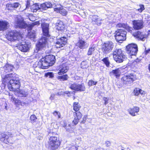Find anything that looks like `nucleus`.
Returning <instances> with one entry per match:
<instances>
[{"instance_id": "obj_17", "label": "nucleus", "mask_w": 150, "mask_h": 150, "mask_svg": "<svg viewBox=\"0 0 150 150\" xmlns=\"http://www.w3.org/2000/svg\"><path fill=\"white\" fill-rule=\"evenodd\" d=\"M133 28L136 30H139L143 27V23L141 20H134L132 21Z\"/></svg>"}, {"instance_id": "obj_12", "label": "nucleus", "mask_w": 150, "mask_h": 150, "mask_svg": "<svg viewBox=\"0 0 150 150\" xmlns=\"http://www.w3.org/2000/svg\"><path fill=\"white\" fill-rule=\"evenodd\" d=\"M36 64H37V67L43 69H47L49 66H50V64L46 61L45 58H42L38 62H36Z\"/></svg>"}, {"instance_id": "obj_7", "label": "nucleus", "mask_w": 150, "mask_h": 150, "mask_svg": "<svg viewBox=\"0 0 150 150\" xmlns=\"http://www.w3.org/2000/svg\"><path fill=\"white\" fill-rule=\"evenodd\" d=\"M127 53L130 56L135 55L138 51V47L137 44L132 43L126 47Z\"/></svg>"}, {"instance_id": "obj_64", "label": "nucleus", "mask_w": 150, "mask_h": 150, "mask_svg": "<svg viewBox=\"0 0 150 150\" xmlns=\"http://www.w3.org/2000/svg\"><path fill=\"white\" fill-rule=\"evenodd\" d=\"M75 98V97H74V99Z\"/></svg>"}, {"instance_id": "obj_2", "label": "nucleus", "mask_w": 150, "mask_h": 150, "mask_svg": "<svg viewBox=\"0 0 150 150\" xmlns=\"http://www.w3.org/2000/svg\"><path fill=\"white\" fill-rule=\"evenodd\" d=\"M39 21H37L30 24L28 26L24 21V19L20 16L18 17L15 22V26L16 28L25 29L28 27L29 30H31L34 26L40 25Z\"/></svg>"}, {"instance_id": "obj_61", "label": "nucleus", "mask_w": 150, "mask_h": 150, "mask_svg": "<svg viewBox=\"0 0 150 150\" xmlns=\"http://www.w3.org/2000/svg\"><path fill=\"white\" fill-rule=\"evenodd\" d=\"M87 117V116L86 115H85L83 118V120H85L86 119Z\"/></svg>"}, {"instance_id": "obj_31", "label": "nucleus", "mask_w": 150, "mask_h": 150, "mask_svg": "<svg viewBox=\"0 0 150 150\" xmlns=\"http://www.w3.org/2000/svg\"><path fill=\"white\" fill-rule=\"evenodd\" d=\"M71 92H69L68 91H61V92H59L57 93V95L59 96L61 95H64L65 94L67 95V96L70 97L71 96Z\"/></svg>"}, {"instance_id": "obj_32", "label": "nucleus", "mask_w": 150, "mask_h": 150, "mask_svg": "<svg viewBox=\"0 0 150 150\" xmlns=\"http://www.w3.org/2000/svg\"><path fill=\"white\" fill-rule=\"evenodd\" d=\"M3 82L5 83H7L8 85V83H9V74H7L6 75L5 77L3 79ZM8 88H9V87L8 85Z\"/></svg>"}, {"instance_id": "obj_10", "label": "nucleus", "mask_w": 150, "mask_h": 150, "mask_svg": "<svg viewBox=\"0 0 150 150\" xmlns=\"http://www.w3.org/2000/svg\"><path fill=\"white\" fill-rule=\"evenodd\" d=\"M135 77L134 75L131 74L127 75H124L122 78V80L125 84L130 83L135 79Z\"/></svg>"}, {"instance_id": "obj_56", "label": "nucleus", "mask_w": 150, "mask_h": 150, "mask_svg": "<svg viewBox=\"0 0 150 150\" xmlns=\"http://www.w3.org/2000/svg\"><path fill=\"white\" fill-rule=\"evenodd\" d=\"M140 93L139 94H141L142 95H144L145 93V91L139 89Z\"/></svg>"}, {"instance_id": "obj_25", "label": "nucleus", "mask_w": 150, "mask_h": 150, "mask_svg": "<svg viewBox=\"0 0 150 150\" xmlns=\"http://www.w3.org/2000/svg\"><path fill=\"white\" fill-rule=\"evenodd\" d=\"M56 27L58 30H63L64 28V25L63 22L60 21H57L56 23Z\"/></svg>"}, {"instance_id": "obj_3", "label": "nucleus", "mask_w": 150, "mask_h": 150, "mask_svg": "<svg viewBox=\"0 0 150 150\" xmlns=\"http://www.w3.org/2000/svg\"><path fill=\"white\" fill-rule=\"evenodd\" d=\"M112 55L114 60L118 63L122 62L126 58L123 52L120 49L114 50Z\"/></svg>"}, {"instance_id": "obj_28", "label": "nucleus", "mask_w": 150, "mask_h": 150, "mask_svg": "<svg viewBox=\"0 0 150 150\" xmlns=\"http://www.w3.org/2000/svg\"><path fill=\"white\" fill-rule=\"evenodd\" d=\"M57 78L58 80L61 81H64L67 80L69 77L67 75L65 74L62 76H58Z\"/></svg>"}, {"instance_id": "obj_59", "label": "nucleus", "mask_w": 150, "mask_h": 150, "mask_svg": "<svg viewBox=\"0 0 150 150\" xmlns=\"http://www.w3.org/2000/svg\"><path fill=\"white\" fill-rule=\"evenodd\" d=\"M150 52V48L148 50L145 51V54H147L149 52Z\"/></svg>"}, {"instance_id": "obj_35", "label": "nucleus", "mask_w": 150, "mask_h": 150, "mask_svg": "<svg viewBox=\"0 0 150 150\" xmlns=\"http://www.w3.org/2000/svg\"><path fill=\"white\" fill-rule=\"evenodd\" d=\"M88 67V63L86 61H82L81 64V67L83 69L86 68Z\"/></svg>"}, {"instance_id": "obj_18", "label": "nucleus", "mask_w": 150, "mask_h": 150, "mask_svg": "<svg viewBox=\"0 0 150 150\" xmlns=\"http://www.w3.org/2000/svg\"><path fill=\"white\" fill-rule=\"evenodd\" d=\"M45 59L50 66H52L55 62V56L52 55L50 54L46 56Z\"/></svg>"}, {"instance_id": "obj_6", "label": "nucleus", "mask_w": 150, "mask_h": 150, "mask_svg": "<svg viewBox=\"0 0 150 150\" xmlns=\"http://www.w3.org/2000/svg\"><path fill=\"white\" fill-rule=\"evenodd\" d=\"M116 33L115 39L117 42L121 43L126 40L127 32L124 30L119 29L116 31Z\"/></svg>"}, {"instance_id": "obj_43", "label": "nucleus", "mask_w": 150, "mask_h": 150, "mask_svg": "<svg viewBox=\"0 0 150 150\" xmlns=\"http://www.w3.org/2000/svg\"><path fill=\"white\" fill-rule=\"evenodd\" d=\"M53 114L55 117H57L58 118H59L61 117V115L59 112L55 111L53 113Z\"/></svg>"}, {"instance_id": "obj_60", "label": "nucleus", "mask_w": 150, "mask_h": 150, "mask_svg": "<svg viewBox=\"0 0 150 150\" xmlns=\"http://www.w3.org/2000/svg\"><path fill=\"white\" fill-rule=\"evenodd\" d=\"M10 71H13V69H14L13 66H11V65H10Z\"/></svg>"}, {"instance_id": "obj_20", "label": "nucleus", "mask_w": 150, "mask_h": 150, "mask_svg": "<svg viewBox=\"0 0 150 150\" xmlns=\"http://www.w3.org/2000/svg\"><path fill=\"white\" fill-rule=\"evenodd\" d=\"M8 23L5 21H0V31H4L8 28Z\"/></svg>"}, {"instance_id": "obj_63", "label": "nucleus", "mask_w": 150, "mask_h": 150, "mask_svg": "<svg viewBox=\"0 0 150 150\" xmlns=\"http://www.w3.org/2000/svg\"><path fill=\"white\" fill-rule=\"evenodd\" d=\"M29 5V2L28 1L27 4L26 5V8H28V7Z\"/></svg>"}, {"instance_id": "obj_38", "label": "nucleus", "mask_w": 150, "mask_h": 150, "mask_svg": "<svg viewBox=\"0 0 150 150\" xmlns=\"http://www.w3.org/2000/svg\"><path fill=\"white\" fill-rule=\"evenodd\" d=\"M20 5L19 3H14L12 4H10V7H11L14 8H16L18 7Z\"/></svg>"}, {"instance_id": "obj_8", "label": "nucleus", "mask_w": 150, "mask_h": 150, "mask_svg": "<svg viewBox=\"0 0 150 150\" xmlns=\"http://www.w3.org/2000/svg\"><path fill=\"white\" fill-rule=\"evenodd\" d=\"M23 35L16 31L10 32V41H22L24 40Z\"/></svg>"}, {"instance_id": "obj_45", "label": "nucleus", "mask_w": 150, "mask_h": 150, "mask_svg": "<svg viewBox=\"0 0 150 150\" xmlns=\"http://www.w3.org/2000/svg\"><path fill=\"white\" fill-rule=\"evenodd\" d=\"M28 35L30 38H34L35 37V33L32 32H29Z\"/></svg>"}, {"instance_id": "obj_29", "label": "nucleus", "mask_w": 150, "mask_h": 150, "mask_svg": "<svg viewBox=\"0 0 150 150\" xmlns=\"http://www.w3.org/2000/svg\"><path fill=\"white\" fill-rule=\"evenodd\" d=\"M112 73L115 75V76L117 78L119 77L121 73V69L119 68L113 70L112 71Z\"/></svg>"}, {"instance_id": "obj_14", "label": "nucleus", "mask_w": 150, "mask_h": 150, "mask_svg": "<svg viewBox=\"0 0 150 150\" xmlns=\"http://www.w3.org/2000/svg\"><path fill=\"white\" fill-rule=\"evenodd\" d=\"M41 26L42 30V36H44L47 38L49 37L50 35L49 33V24L45 23L42 24Z\"/></svg>"}, {"instance_id": "obj_4", "label": "nucleus", "mask_w": 150, "mask_h": 150, "mask_svg": "<svg viewBox=\"0 0 150 150\" xmlns=\"http://www.w3.org/2000/svg\"><path fill=\"white\" fill-rule=\"evenodd\" d=\"M48 39L47 37L44 36H42L40 39L38 44H37L36 50H37L36 52H38V51L42 50H45L46 47H49L48 44Z\"/></svg>"}, {"instance_id": "obj_51", "label": "nucleus", "mask_w": 150, "mask_h": 150, "mask_svg": "<svg viewBox=\"0 0 150 150\" xmlns=\"http://www.w3.org/2000/svg\"><path fill=\"white\" fill-rule=\"evenodd\" d=\"M101 20L100 18H98V17L97 19H96V21L95 22L96 23L97 25H100V24L101 23Z\"/></svg>"}, {"instance_id": "obj_23", "label": "nucleus", "mask_w": 150, "mask_h": 150, "mask_svg": "<svg viewBox=\"0 0 150 150\" xmlns=\"http://www.w3.org/2000/svg\"><path fill=\"white\" fill-rule=\"evenodd\" d=\"M54 11L57 13H59L63 16H65L67 14V12L66 10L64 9L62 7L55 8H54Z\"/></svg>"}, {"instance_id": "obj_21", "label": "nucleus", "mask_w": 150, "mask_h": 150, "mask_svg": "<svg viewBox=\"0 0 150 150\" xmlns=\"http://www.w3.org/2000/svg\"><path fill=\"white\" fill-rule=\"evenodd\" d=\"M136 35L137 38L143 41H144L147 37V35L145 33L139 31L136 33Z\"/></svg>"}, {"instance_id": "obj_27", "label": "nucleus", "mask_w": 150, "mask_h": 150, "mask_svg": "<svg viewBox=\"0 0 150 150\" xmlns=\"http://www.w3.org/2000/svg\"><path fill=\"white\" fill-rule=\"evenodd\" d=\"M40 8L38 4H35L32 5L30 8L32 11L33 12H36L37 11L40 9Z\"/></svg>"}, {"instance_id": "obj_22", "label": "nucleus", "mask_w": 150, "mask_h": 150, "mask_svg": "<svg viewBox=\"0 0 150 150\" xmlns=\"http://www.w3.org/2000/svg\"><path fill=\"white\" fill-rule=\"evenodd\" d=\"M0 140L6 144H8L9 143L8 136L4 133L0 134Z\"/></svg>"}, {"instance_id": "obj_47", "label": "nucleus", "mask_w": 150, "mask_h": 150, "mask_svg": "<svg viewBox=\"0 0 150 150\" xmlns=\"http://www.w3.org/2000/svg\"><path fill=\"white\" fill-rule=\"evenodd\" d=\"M125 26H126V24L119 23V24H117L116 25V27L117 28H125Z\"/></svg>"}, {"instance_id": "obj_55", "label": "nucleus", "mask_w": 150, "mask_h": 150, "mask_svg": "<svg viewBox=\"0 0 150 150\" xmlns=\"http://www.w3.org/2000/svg\"><path fill=\"white\" fill-rule=\"evenodd\" d=\"M103 100L105 101V103H104V104L105 105L107 104L108 103V99L107 98L104 97L103 98Z\"/></svg>"}, {"instance_id": "obj_11", "label": "nucleus", "mask_w": 150, "mask_h": 150, "mask_svg": "<svg viewBox=\"0 0 150 150\" xmlns=\"http://www.w3.org/2000/svg\"><path fill=\"white\" fill-rule=\"evenodd\" d=\"M67 41L66 37H63L57 38L56 45V47L60 48L64 46L66 44Z\"/></svg>"}, {"instance_id": "obj_24", "label": "nucleus", "mask_w": 150, "mask_h": 150, "mask_svg": "<svg viewBox=\"0 0 150 150\" xmlns=\"http://www.w3.org/2000/svg\"><path fill=\"white\" fill-rule=\"evenodd\" d=\"M77 45L81 49H84L87 47L88 44L84 41L80 40L77 43Z\"/></svg>"}, {"instance_id": "obj_40", "label": "nucleus", "mask_w": 150, "mask_h": 150, "mask_svg": "<svg viewBox=\"0 0 150 150\" xmlns=\"http://www.w3.org/2000/svg\"><path fill=\"white\" fill-rule=\"evenodd\" d=\"M11 100H13V101H14V103L16 104H17L18 105H19L20 104V102L19 100H17L16 99H15V98H13V97H11Z\"/></svg>"}, {"instance_id": "obj_5", "label": "nucleus", "mask_w": 150, "mask_h": 150, "mask_svg": "<svg viewBox=\"0 0 150 150\" xmlns=\"http://www.w3.org/2000/svg\"><path fill=\"white\" fill-rule=\"evenodd\" d=\"M49 148L51 150H55L57 149L60 145V142L57 140V137L55 136L50 137L48 142Z\"/></svg>"}, {"instance_id": "obj_57", "label": "nucleus", "mask_w": 150, "mask_h": 150, "mask_svg": "<svg viewBox=\"0 0 150 150\" xmlns=\"http://www.w3.org/2000/svg\"><path fill=\"white\" fill-rule=\"evenodd\" d=\"M106 146H109L110 145V143L109 141H107L105 143Z\"/></svg>"}, {"instance_id": "obj_9", "label": "nucleus", "mask_w": 150, "mask_h": 150, "mask_svg": "<svg viewBox=\"0 0 150 150\" xmlns=\"http://www.w3.org/2000/svg\"><path fill=\"white\" fill-rule=\"evenodd\" d=\"M114 46V44L111 41L107 42L103 46L102 52L104 54L108 53L112 50Z\"/></svg>"}, {"instance_id": "obj_48", "label": "nucleus", "mask_w": 150, "mask_h": 150, "mask_svg": "<svg viewBox=\"0 0 150 150\" xmlns=\"http://www.w3.org/2000/svg\"><path fill=\"white\" fill-rule=\"evenodd\" d=\"M80 86H83V88H82L81 86L80 87H79V91H84L85 90V86L83 84H80Z\"/></svg>"}, {"instance_id": "obj_44", "label": "nucleus", "mask_w": 150, "mask_h": 150, "mask_svg": "<svg viewBox=\"0 0 150 150\" xmlns=\"http://www.w3.org/2000/svg\"><path fill=\"white\" fill-rule=\"evenodd\" d=\"M46 4L45 3H44L42 4H40L39 5L40 7V9H42L44 10H46L47 9V7L46 6Z\"/></svg>"}, {"instance_id": "obj_62", "label": "nucleus", "mask_w": 150, "mask_h": 150, "mask_svg": "<svg viewBox=\"0 0 150 150\" xmlns=\"http://www.w3.org/2000/svg\"><path fill=\"white\" fill-rule=\"evenodd\" d=\"M72 149H73V150H76V147L75 146H73Z\"/></svg>"}, {"instance_id": "obj_42", "label": "nucleus", "mask_w": 150, "mask_h": 150, "mask_svg": "<svg viewBox=\"0 0 150 150\" xmlns=\"http://www.w3.org/2000/svg\"><path fill=\"white\" fill-rule=\"evenodd\" d=\"M139 6L140 8L137 10L139 11L140 13H141L145 9L144 6L143 4H140L139 5Z\"/></svg>"}, {"instance_id": "obj_37", "label": "nucleus", "mask_w": 150, "mask_h": 150, "mask_svg": "<svg viewBox=\"0 0 150 150\" xmlns=\"http://www.w3.org/2000/svg\"><path fill=\"white\" fill-rule=\"evenodd\" d=\"M102 60L103 61V62L104 63L107 67L109 66L110 62L109 61V60L108 57H106L104 58Z\"/></svg>"}, {"instance_id": "obj_54", "label": "nucleus", "mask_w": 150, "mask_h": 150, "mask_svg": "<svg viewBox=\"0 0 150 150\" xmlns=\"http://www.w3.org/2000/svg\"><path fill=\"white\" fill-rule=\"evenodd\" d=\"M9 32H8L6 33L5 37L7 39V40L9 41Z\"/></svg>"}, {"instance_id": "obj_53", "label": "nucleus", "mask_w": 150, "mask_h": 150, "mask_svg": "<svg viewBox=\"0 0 150 150\" xmlns=\"http://www.w3.org/2000/svg\"><path fill=\"white\" fill-rule=\"evenodd\" d=\"M55 95L54 93L51 94L49 98L50 99L51 101L53 100L54 98Z\"/></svg>"}, {"instance_id": "obj_1", "label": "nucleus", "mask_w": 150, "mask_h": 150, "mask_svg": "<svg viewBox=\"0 0 150 150\" xmlns=\"http://www.w3.org/2000/svg\"><path fill=\"white\" fill-rule=\"evenodd\" d=\"M18 78L16 76L15 74L10 73V91H18V94L20 96L25 97L27 95V92L23 91H19L21 83Z\"/></svg>"}, {"instance_id": "obj_36", "label": "nucleus", "mask_w": 150, "mask_h": 150, "mask_svg": "<svg viewBox=\"0 0 150 150\" xmlns=\"http://www.w3.org/2000/svg\"><path fill=\"white\" fill-rule=\"evenodd\" d=\"M54 74L52 72H48L45 74V76L49 78H52L54 77Z\"/></svg>"}, {"instance_id": "obj_39", "label": "nucleus", "mask_w": 150, "mask_h": 150, "mask_svg": "<svg viewBox=\"0 0 150 150\" xmlns=\"http://www.w3.org/2000/svg\"><path fill=\"white\" fill-rule=\"evenodd\" d=\"M140 93L139 89L135 88L134 91V94L136 96H138Z\"/></svg>"}, {"instance_id": "obj_16", "label": "nucleus", "mask_w": 150, "mask_h": 150, "mask_svg": "<svg viewBox=\"0 0 150 150\" xmlns=\"http://www.w3.org/2000/svg\"><path fill=\"white\" fill-rule=\"evenodd\" d=\"M73 115L74 117L72 123L74 125H77L80 120L82 117V114L80 112H73Z\"/></svg>"}, {"instance_id": "obj_58", "label": "nucleus", "mask_w": 150, "mask_h": 150, "mask_svg": "<svg viewBox=\"0 0 150 150\" xmlns=\"http://www.w3.org/2000/svg\"><path fill=\"white\" fill-rule=\"evenodd\" d=\"M9 4H7L6 5V9H7L8 10H9Z\"/></svg>"}, {"instance_id": "obj_19", "label": "nucleus", "mask_w": 150, "mask_h": 150, "mask_svg": "<svg viewBox=\"0 0 150 150\" xmlns=\"http://www.w3.org/2000/svg\"><path fill=\"white\" fill-rule=\"evenodd\" d=\"M139 108L137 107H134L132 108H130L128 109L127 111L132 116L136 115L137 113L139 111Z\"/></svg>"}, {"instance_id": "obj_33", "label": "nucleus", "mask_w": 150, "mask_h": 150, "mask_svg": "<svg viewBox=\"0 0 150 150\" xmlns=\"http://www.w3.org/2000/svg\"><path fill=\"white\" fill-rule=\"evenodd\" d=\"M98 16L96 15H91L89 16V19L92 22L96 21Z\"/></svg>"}, {"instance_id": "obj_13", "label": "nucleus", "mask_w": 150, "mask_h": 150, "mask_svg": "<svg viewBox=\"0 0 150 150\" xmlns=\"http://www.w3.org/2000/svg\"><path fill=\"white\" fill-rule=\"evenodd\" d=\"M69 69L68 64L66 63H63L60 65L58 74L60 75H62L67 72Z\"/></svg>"}, {"instance_id": "obj_52", "label": "nucleus", "mask_w": 150, "mask_h": 150, "mask_svg": "<svg viewBox=\"0 0 150 150\" xmlns=\"http://www.w3.org/2000/svg\"><path fill=\"white\" fill-rule=\"evenodd\" d=\"M65 127V129L68 131H69L71 128V127L70 124H68V125H66Z\"/></svg>"}, {"instance_id": "obj_49", "label": "nucleus", "mask_w": 150, "mask_h": 150, "mask_svg": "<svg viewBox=\"0 0 150 150\" xmlns=\"http://www.w3.org/2000/svg\"><path fill=\"white\" fill-rule=\"evenodd\" d=\"M125 28L128 31H131L132 29V28L130 27L129 26L126 24V26H125Z\"/></svg>"}, {"instance_id": "obj_41", "label": "nucleus", "mask_w": 150, "mask_h": 150, "mask_svg": "<svg viewBox=\"0 0 150 150\" xmlns=\"http://www.w3.org/2000/svg\"><path fill=\"white\" fill-rule=\"evenodd\" d=\"M97 83V82L94 81L93 80H90L88 82V84L89 86H91L93 85H95Z\"/></svg>"}, {"instance_id": "obj_30", "label": "nucleus", "mask_w": 150, "mask_h": 150, "mask_svg": "<svg viewBox=\"0 0 150 150\" xmlns=\"http://www.w3.org/2000/svg\"><path fill=\"white\" fill-rule=\"evenodd\" d=\"M73 109L76 112H78V111L79 110L80 106L79 104V103L77 102H74L73 104Z\"/></svg>"}, {"instance_id": "obj_15", "label": "nucleus", "mask_w": 150, "mask_h": 150, "mask_svg": "<svg viewBox=\"0 0 150 150\" xmlns=\"http://www.w3.org/2000/svg\"><path fill=\"white\" fill-rule=\"evenodd\" d=\"M16 47L20 50L24 52H27L29 49V45L24 42H21Z\"/></svg>"}, {"instance_id": "obj_34", "label": "nucleus", "mask_w": 150, "mask_h": 150, "mask_svg": "<svg viewBox=\"0 0 150 150\" xmlns=\"http://www.w3.org/2000/svg\"><path fill=\"white\" fill-rule=\"evenodd\" d=\"M95 50V48L94 47H92L89 48L87 52V55H90L92 54L94 52Z\"/></svg>"}, {"instance_id": "obj_26", "label": "nucleus", "mask_w": 150, "mask_h": 150, "mask_svg": "<svg viewBox=\"0 0 150 150\" xmlns=\"http://www.w3.org/2000/svg\"><path fill=\"white\" fill-rule=\"evenodd\" d=\"M80 86H81L83 88V86H80L79 84L74 83L73 84H72L71 85L70 88L72 89L78 91L79 90V88Z\"/></svg>"}, {"instance_id": "obj_46", "label": "nucleus", "mask_w": 150, "mask_h": 150, "mask_svg": "<svg viewBox=\"0 0 150 150\" xmlns=\"http://www.w3.org/2000/svg\"><path fill=\"white\" fill-rule=\"evenodd\" d=\"M45 3V4H46V6L47 7V9L48 8H50L51 7H52V4L50 2H46Z\"/></svg>"}, {"instance_id": "obj_50", "label": "nucleus", "mask_w": 150, "mask_h": 150, "mask_svg": "<svg viewBox=\"0 0 150 150\" xmlns=\"http://www.w3.org/2000/svg\"><path fill=\"white\" fill-rule=\"evenodd\" d=\"M37 118L35 115H31L30 117V119L31 121L34 122L35 121L36 119Z\"/></svg>"}]
</instances>
